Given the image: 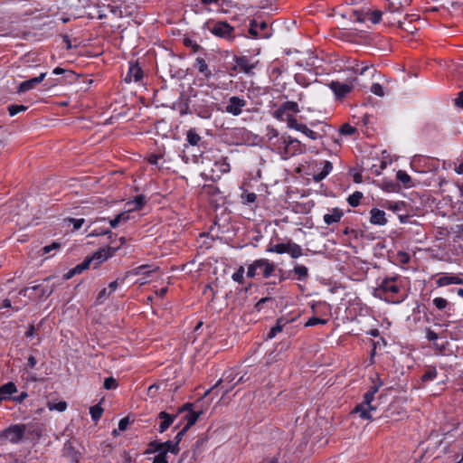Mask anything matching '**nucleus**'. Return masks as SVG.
Masks as SVG:
<instances>
[{
    "label": "nucleus",
    "mask_w": 463,
    "mask_h": 463,
    "mask_svg": "<svg viewBox=\"0 0 463 463\" xmlns=\"http://www.w3.org/2000/svg\"><path fill=\"white\" fill-rule=\"evenodd\" d=\"M401 290V283H399V277L393 276V277H387L384 278L381 283L378 285V287L374 289V297L379 298L381 299H384L387 302L393 303V304H399L402 301H403V298L401 299H394L390 298L387 295L388 294H397Z\"/></svg>",
    "instance_id": "1"
},
{
    "label": "nucleus",
    "mask_w": 463,
    "mask_h": 463,
    "mask_svg": "<svg viewBox=\"0 0 463 463\" xmlns=\"http://www.w3.org/2000/svg\"><path fill=\"white\" fill-rule=\"evenodd\" d=\"M276 270V264L268 259L261 258L248 265L246 276L250 279H269Z\"/></svg>",
    "instance_id": "2"
},
{
    "label": "nucleus",
    "mask_w": 463,
    "mask_h": 463,
    "mask_svg": "<svg viewBox=\"0 0 463 463\" xmlns=\"http://www.w3.org/2000/svg\"><path fill=\"white\" fill-rule=\"evenodd\" d=\"M275 152L280 155L283 159H288L303 153V147L296 138L288 135H282V139L276 145Z\"/></svg>",
    "instance_id": "3"
},
{
    "label": "nucleus",
    "mask_w": 463,
    "mask_h": 463,
    "mask_svg": "<svg viewBox=\"0 0 463 463\" xmlns=\"http://www.w3.org/2000/svg\"><path fill=\"white\" fill-rule=\"evenodd\" d=\"M205 28L218 38L230 42L235 39V29L226 21L209 20L205 23Z\"/></svg>",
    "instance_id": "4"
},
{
    "label": "nucleus",
    "mask_w": 463,
    "mask_h": 463,
    "mask_svg": "<svg viewBox=\"0 0 463 463\" xmlns=\"http://www.w3.org/2000/svg\"><path fill=\"white\" fill-rule=\"evenodd\" d=\"M249 33L252 38L268 39L271 36L270 30L265 21L251 19L250 22Z\"/></svg>",
    "instance_id": "5"
},
{
    "label": "nucleus",
    "mask_w": 463,
    "mask_h": 463,
    "mask_svg": "<svg viewBox=\"0 0 463 463\" xmlns=\"http://www.w3.org/2000/svg\"><path fill=\"white\" fill-rule=\"evenodd\" d=\"M388 2L384 11L385 20L390 24H398L402 26V21L394 17L395 14H401L402 12V3L401 0H386Z\"/></svg>",
    "instance_id": "6"
},
{
    "label": "nucleus",
    "mask_w": 463,
    "mask_h": 463,
    "mask_svg": "<svg viewBox=\"0 0 463 463\" xmlns=\"http://www.w3.org/2000/svg\"><path fill=\"white\" fill-rule=\"evenodd\" d=\"M234 380H235L234 373L232 371H227L224 373L223 378L217 381V383L213 386L211 391L221 386L222 389H223L222 396H224V395L228 394L230 392H232L234 389V387L236 386V383H233ZM209 392H210V390L207 391L205 395H207Z\"/></svg>",
    "instance_id": "7"
},
{
    "label": "nucleus",
    "mask_w": 463,
    "mask_h": 463,
    "mask_svg": "<svg viewBox=\"0 0 463 463\" xmlns=\"http://www.w3.org/2000/svg\"><path fill=\"white\" fill-rule=\"evenodd\" d=\"M149 447L150 449L146 451L147 453L164 451L165 455H167V452H171L176 455L180 450L179 446L175 441L171 440H167L165 442H158L155 440L149 444Z\"/></svg>",
    "instance_id": "8"
},
{
    "label": "nucleus",
    "mask_w": 463,
    "mask_h": 463,
    "mask_svg": "<svg viewBox=\"0 0 463 463\" xmlns=\"http://www.w3.org/2000/svg\"><path fill=\"white\" fill-rule=\"evenodd\" d=\"M315 167L317 169L313 174V180L317 183L324 180L333 170L332 163L327 160L317 162Z\"/></svg>",
    "instance_id": "9"
},
{
    "label": "nucleus",
    "mask_w": 463,
    "mask_h": 463,
    "mask_svg": "<svg viewBox=\"0 0 463 463\" xmlns=\"http://www.w3.org/2000/svg\"><path fill=\"white\" fill-rule=\"evenodd\" d=\"M246 105V99L238 96H232L228 100L225 111L232 116H239L241 114L242 109Z\"/></svg>",
    "instance_id": "10"
},
{
    "label": "nucleus",
    "mask_w": 463,
    "mask_h": 463,
    "mask_svg": "<svg viewBox=\"0 0 463 463\" xmlns=\"http://www.w3.org/2000/svg\"><path fill=\"white\" fill-rule=\"evenodd\" d=\"M329 88L335 94V98L340 99L347 96L354 90V85L352 83L332 80L329 83Z\"/></svg>",
    "instance_id": "11"
},
{
    "label": "nucleus",
    "mask_w": 463,
    "mask_h": 463,
    "mask_svg": "<svg viewBox=\"0 0 463 463\" xmlns=\"http://www.w3.org/2000/svg\"><path fill=\"white\" fill-rule=\"evenodd\" d=\"M235 66L239 68V70L247 74L252 75L253 70L257 67L259 61H251L247 56H236L234 58Z\"/></svg>",
    "instance_id": "12"
},
{
    "label": "nucleus",
    "mask_w": 463,
    "mask_h": 463,
    "mask_svg": "<svg viewBox=\"0 0 463 463\" xmlns=\"http://www.w3.org/2000/svg\"><path fill=\"white\" fill-rule=\"evenodd\" d=\"M353 14H354V21H356V22L363 23L365 21L366 16H369L368 19L373 24H375L381 21L382 16L384 14V12H382L380 10H374L373 12H367L366 14H364L361 11H354Z\"/></svg>",
    "instance_id": "13"
},
{
    "label": "nucleus",
    "mask_w": 463,
    "mask_h": 463,
    "mask_svg": "<svg viewBox=\"0 0 463 463\" xmlns=\"http://www.w3.org/2000/svg\"><path fill=\"white\" fill-rule=\"evenodd\" d=\"M118 247H107L99 249L91 257H89V259H92V261L95 260V267H97L103 261L107 260L109 258L112 257L118 250Z\"/></svg>",
    "instance_id": "14"
},
{
    "label": "nucleus",
    "mask_w": 463,
    "mask_h": 463,
    "mask_svg": "<svg viewBox=\"0 0 463 463\" xmlns=\"http://www.w3.org/2000/svg\"><path fill=\"white\" fill-rule=\"evenodd\" d=\"M177 414H170L164 411H160L156 416V420L160 421L157 428L158 431L160 433H164L165 431H166L169 429V427L174 423Z\"/></svg>",
    "instance_id": "15"
},
{
    "label": "nucleus",
    "mask_w": 463,
    "mask_h": 463,
    "mask_svg": "<svg viewBox=\"0 0 463 463\" xmlns=\"http://www.w3.org/2000/svg\"><path fill=\"white\" fill-rule=\"evenodd\" d=\"M376 411L377 407L376 405L373 404V402L369 404L359 403L354 407L352 413L359 414V417L363 420H372V412H374Z\"/></svg>",
    "instance_id": "16"
},
{
    "label": "nucleus",
    "mask_w": 463,
    "mask_h": 463,
    "mask_svg": "<svg viewBox=\"0 0 463 463\" xmlns=\"http://www.w3.org/2000/svg\"><path fill=\"white\" fill-rule=\"evenodd\" d=\"M193 111L202 118H210L213 109L204 99L197 100L193 104Z\"/></svg>",
    "instance_id": "17"
},
{
    "label": "nucleus",
    "mask_w": 463,
    "mask_h": 463,
    "mask_svg": "<svg viewBox=\"0 0 463 463\" xmlns=\"http://www.w3.org/2000/svg\"><path fill=\"white\" fill-rule=\"evenodd\" d=\"M46 77V72H42L39 76L32 78L30 80H24L21 82L17 88L18 93H24L28 90H31L36 87L39 83H41Z\"/></svg>",
    "instance_id": "18"
},
{
    "label": "nucleus",
    "mask_w": 463,
    "mask_h": 463,
    "mask_svg": "<svg viewBox=\"0 0 463 463\" xmlns=\"http://www.w3.org/2000/svg\"><path fill=\"white\" fill-rule=\"evenodd\" d=\"M438 287H445L448 285H462L463 279L458 274H444L436 279Z\"/></svg>",
    "instance_id": "19"
},
{
    "label": "nucleus",
    "mask_w": 463,
    "mask_h": 463,
    "mask_svg": "<svg viewBox=\"0 0 463 463\" xmlns=\"http://www.w3.org/2000/svg\"><path fill=\"white\" fill-rule=\"evenodd\" d=\"M24 434V427L20 425H14L5 431V436L13 443H17L22 439Z\"/></svg>",
    "instance_id": "20"
},
{
    "label": "nucleus",
    "mask_w": 463,
    "mask_h": 463,
    "mask_svg": "<svg viewBox=\"0 0 463 463\" xmlns=\"http://www.w3.org/2000/svg\"><path fill=\"white\" fill-rule=\"evenodd\" d=\"M143 78V70L138 64L130 63L128 74L125 78L126 82H138Z\"/></svg>",
    "instance_id": "21"
},
{
    "label": "nucleus",
    "mask_w": 463,
    "mask_h": 463,
    "mask_svg": "<svg viewBox=\"0 0 463 463\" xmlns=\"http://www.w3.org/2000/svg\"><path fill=\"white\" fill-rule=\"evenodd\" d=\"M385 212L378 208H373L370 211V222L373 225H385L387 223Z\"/></svg>",
    "instance_id": "22"
},
{
    "label": "nucleus",
    "mask_w": 463,
    "mask_h": 463,
    "mask_svg": "<svg viewBox=\"0 0 463 463\" xmlns=\"http://www.w3.org/2000/svg\"><path fill=\"white\" fill-rule=\"evenodd\" d=\"M266 138L273 151L276 149V145H279L282 139V135L279 136V131L273 127L267 128Z\"/></svg>",
    "instance_id": "23"
},
{
    "label": "nucleus",
    "mask_w": 463,
    "mask_h": 463,
    "mask_svg": "<svg viewBox=\"0 0 463 463\" xmlns=\"http://www.w3.org/2000/svg\"><path fill=\"white\" fill-rule=\"evenodd\" d=\"M343 215V210L335 207L332 209L329 213H326L323 217V220L326 225H331L333 223L340 222Z\"/></svg>",
    "instance_id": "24"
},
{
    "label": "nucleus",
    "mask_w": 463,
    "mask_h": 463,
    "mask_svg": "<svg viewBox=\"0 0 463 463\" xmlns=\"http://www.w3.org/2000/svg\"><path fill=\"white\" fill-rule=\"evenodd\" d=\"M213 165L219 173V175H217V178H220L222 175L227 174L231 171V165L227 156H221L219 159L215 160Z\"/></svg>",
    "instance_id": "25"
},
{
    "label": "nucleus",
    "mask_w": 463,
    "mask_h": 463,
    "mask_svg": "<svg viewBox=\"0 0 463 463\" xmlns=\"http://www.w3.org/2000/svg\"><path fill=\"white\" fill-rule=\"evenodd\" d=\"M146 203V196L144 194H138L134 200L128 202L126 205L128 206V212H132L142 210Z\"/></svg>",
    "instance_id": "26"
},
{
    "label": "nucleus",
    "mask_w": 463,
    "mask_h": 463,
    "mask_svg": "<svg viewBox=\"0 0 463 463\" xmlns=\"http://www.w3.org/2000/svg\"><path fill=\"white\" fill-rule=\"evenodd\" d=\"M17 392L16 385L13 382H8L0 386V402L9 399L10 395Z\"/></svg>",
    "instance_id": "27"
},
{
    "label": "nucleus",
    "mask_w": 463,
    "mask_h": 463,
    "mask_svg": "<svg viewBox=\"0 0 463 463\" xmlns=\"http://www.w3.org/2000/svg\"><path fill=\"white\" fill-rule=\"evenodd\" d=\"M288 323V320L285 317L278 318L276 321V325L269 329V331L267 335V338L268 339L274 338L279 333H280L283 330V328L285 327V326Z\"/></svg>",
    "instance_id": "28"
},
{
    "label": "nucleus",
    "mask_w": 463,
    "mask_h": 463,
    "mask_svg": "<svg viewBox=\"0 0 463 463\" xmlns=\"http://www.w3.org/2000/svg\"><path fill=\"white\" fill-rule=\"evenodd\" d=\"M195 68L200 73H202L206 79H210L213 76L212 71L209 69L206 61L203 57H197L195 59Z\"/></svg>",
    "instance_id": "29"
},
{
    "label": "nucleus",
    "mask_w": 463,
    "mask_h": 463,
    "mask_svg": "<svg viewBox=\"0 0 463 463\" xmlns=\"http://www.w3.org/2000/svg\"><path fill=\"white\" fill-rule=\"evenodd\" d=\"M434 348L439 354H448L449 350V342L445 336H441L439 341L434 343Z\"/></svg>",
    "instance_id": "30"
},
{
    "label": "nucleus",
    "mask_w": 463,
    "mask_h": 463,
    "mask_svg": "<svg viewBox=\"0 0 463 463\" xmlns=\"http://www.w3.org/2000/svg\"><path fill=\"white\" fill-rule=\"evenodd\" d=\"M438 376V372L435 366H427L424 369L422 375L420 376V381L422 383L432 382Z\"/></svg>",
    "instance_id": "31"
},
{
    "label": "nucleus",
    "mask_w": 463,
    "mask_h": 463,
    "mask_svg": "<svg viewBox=\"0 0 463 463\" xmlns=\"http://www.w3.org/2000/svg\"><path fill=\"white\" fill-rule=\"evenodd\" d=\"M293 272L299 281H306L309 277L308 269L304 265L297 264L293 269Z\"/></svg>",
    "instance_id": "32"
},
{
    "label": "nucleus",
    "mask_w": 463,
    "mask_h": 463,
    "mask_svg": "<svg viewBox=\"0 0 463 463\" xmlns=\"http://www.w3.org/2000/svg\"><path fill=\"white\" fill-rule=\"evenodd\" d=\"M186 141L191 146H197L201 141V137L196 132L195 128H190L186 132Z\"/></svg>",
    "instance_id": "33"
},
{
    "label": "nucleus",
    "mask_w": 463,
    "mask_h": 463,
    "mask_svg": "<svg viewBox=\"0 0 463 463\" xmlns=\"http://www.w3.org/2000/svg\"><path fill=\"white\" fill-rule=\"evenodd\" d=\"M288 254H289L292 259H298L303 255V250L300 245L289 240V250Z\"/></svg>",
    "instance_id": "34"
},
{
    "label": "nucleus",
    "mask_w": 463,
    "mask_h": 463,
    "mask_svg": "<svg viewBox=\"0 0 463 463\" xmlns=\"http://www.w3.org/2000/svg\"><path fill=\"white\" fill-rule=\"evenodd\" d=\"M288 250H289V241L286 243L275 244L274 246L269 248L267 250V251L276 252L278 254H284V253H288Z\"/></svg>",
    "instance_id": "35"
},
{
    "label": "nucleus",
    "mask_w": 463,
    "mask_h": 463,
    "mask_svg": "<svg viewBox=\"0 0 463 463\" xmlns=\"http://www.w3.org/2000/svg\"><path fill=\"white\" fill-rule=\"evenodd\" d=\"M199 417H200V412L190 411V412L186 413L184 416V419L186 420V424L184 427H185L186 429L189 430L193 425L195 424V422L197 421Z\"/></svg>",
    "instance_id": "36"
},
{
    "label": "nucleus",
    "mask_w": 463,
    "mask_h": 463,
    "mask_svg": "<svg viewBox=\"0 0 463 463\" xmlns=\"http://www.w3.org/2000/svg\"><path fill=\"white\" fill-rule=\"evenodd\" d=\"M396 178L397 180H399L401 183H402V184L405 186V187H411L412 186V184H411V176L403 170H399L396 174Z\"/></svg>",
    "instance_id": "37"
},
{
    "label": "nucleus",
    "mask_w": 463,
    "mask_h": 463,
    "mask_svg": "<svg viewBox=\"0 0 463 463\" xmlns=\"http://www.w3.org/2000/svg\"><path fill=\"white\" fill-rule=\"evenodd\" d=\"M281 107L288 114H292V115L297 114L300 111L298 104L296 101H286L283 104H281Z\"/></svg>",
    "instance_id": "38"
},
{
    "label": "nucleus",
    "mask_w": 463,
    "mask_h": 463,
    "mask_svg": "<svg viewBox=\"0 0 463 463\" xmlns=\"http://www.w3.org/2000/svg\"><path fill=\"white\" fill-rule=\"evenodd\" d=\"M363 193L359 191L354 192L352 194H350L347 198V202L349 205L352 207H356L359 205L361 199L363 198Z\"/></svg>",
    "instance_id": "39"
},
{
    "label": "nucleus",
    "mask_w": 463,
    "mask_h": 463,
    "mask_svg": "<svg viewBox=\"0 0 463 463\" xmlns=\"http://www.w3.org/2000/svg\"><path fill=\"white\" fill-rule=\"evenodd\" d=\"M293 116L292 114H288L286 110L283 109L281 105L273 112V117L279 121H286Z\"/></svg>",
    "instance_id": "40"
},
{
    "label": "nucleus",
    "mask_w": 463,
    "mask_h": 463,
    "mask_svg": "<svg viewBox=\"0 0 463 463\" xmlns=\"http://www.w3.org/2000/svg\"><path fill=\"white\" fill-rule=\"evenodd\" d=\"M183 43L185 47L190 48L193 52H198L203 49L201 45L189 37H184Z\"/></svg>",
    "instance_id": "41"
},
{
    "label": "nucleus",
    "mask_w": 463,
    "mask_h": 463,
    "mask_svg": "<svg viewBox=\"0 0 463 463\" xmlns=\"http://www.w3.org/2000/svg\"><path fill=\"white\" fill-rule=\"evenodd\" d=\"M47 408L50 411H57L62 412L67 409V402L63 401H61L59 402H48Z\"/></svg>",
    "instance_id": "42"
},
{
    "label": "nucleus",
    "mask_w": 463,
    "mask_h": 463,
    "mask_svg": "<svg viewBox=\"0 0 463 463\" xmlns=\"http://www.w3.org/2000/svg\"><path fill=\"white\" fill-rule=\"evenodd\" d=\"M103 413V409L99 405H94L90 408V414L93 421H98Z\"/></svg>",
    "instance_id": "43"
},
{
    "label": "nucleus",
    "mask_w": 463,
    "mask_h": 463,
    "mask_svg": "<svg viewBox=\"0 0 463 463\" xmlns=\"http://www.w3.org/2000/svg\"><path fill=\"white\" fill-rule=\"evenodd\" d=\"M244 272L245 269L243 266H240L237 270L232 275V279L233 281L243 284L244 283Z\"/></svg>",
    "instance_id": "44"
},
{
    "label": "nucleus",
    "mask_w": 463,
    "mask_h": 463,
    "mask_svg": "<svg viewBox=\"0 0 463 463\" xmlns=\"http://www.w3.org/2000/svg\"><path fill=\"white\" fill-rule=\"evenodd\" d=\"M27 109H28L27 106L17 105V104H12V105L8 106V108H7L9 115L11 117L15 116L20 112L25 111V110H27Z\"/></svg>",
    "instance_id": "45"
},
{
    "label": "nucleus",
    "mask_w": 463,
    "mask_h": 463,
    "mask_svg": "<svg viewBox=\"0 0 463 463\" xmlns=\"http://www.w3.org/2000/svg\"><path fill=\"white\" fill-rule=\"evenodd\" d=\"M299 132L303 133L312 140H317V138L321 137L317 132L311 130L305 124L303 127H301V130Z\"/></svg>",
    "instance_id": "46"
},
{
    "label": "nucleus",
    "mask_w": 463,
    "mask_h": 463,
    "mask_svg": "<svg viewBox=\"0 0 463 463\" xmlns=\"http://www.w3.org/2000/svg\"><path fill=\"white\" fill-rule=\"evenodd\" d=\"M433 305L438 310H444L449 306V302L447 299L438 297L433 299Z\"/></svg>",
    "instance_id": "47"
},
{
    "label": "nucleus",
    "mask_w": 463,
    "mask_h": 463,
    "mask_svg": "<svg viewBox=\"0 0 463 463\" xmlns=\"http://www.w3.org/2000/svg\"><path fill=\"white\" fill-rule=\"evenodd\" d=\"M355 131H356V128L348 123H345L344 125H342L339 129L340 134L345 135V136H351L354 133H355Z\"/></svg>",
    "instance_id": "48"
},
{
    "label": "nucleus",
    "mask_w": 463,
    "mask_h": 463,
    "mask_svg": "<svg viewBox=\"0 0 463 463\" xmlns=\"http://www.w3.org/2000/svg\"><path fill=\"white\" fill-rule=\"evenodd\" d=\"M287 123H288V127L289 128H292V129H295L297 131H300L301 130V127L304 126V124L302 123H298L297 118H295V116H291L290 118H288V119L287 120Z\"/></svg>",
    "instance_id": "49"
},
{
    "label": "nucleus",
    "mask_w": 463,
    "mask_h": 463,
    "mask_svg": "<svg viewBox=\"0 0 463 463\" xmlns=\"http://www.w3.org/2000/svg\"><path fill=\"white\" fill-rule=\"evenodd\" d=\"M91 262H92V259L86 258L81 263H80L74 267L76 269L75 271L78 274H80L81 272H83L84 270H86L87 269L90 268V265Z\"/></svg>",
    "instance_id": "50"
},
{
    "label": "nucleus",
    "mask_w": 463,
    "mask_h": 463,
    "mask_svg": "<svg viewBox=\"0 0 463 463\" xmlns=\"http://www.w3.org/2000/svg\"><path fill=\"white\" fill-rule=\"evenodd\" d=\"M326 320L324 319V318H320V317H310L307 323H306V326H317V325H326Z\"/></svg>",
    "instance_id": "51"
},
{
    "label": "nucleus",
    "mask_w": 463,
    "mask_h": 463,
    "mask_svg": "<svg viewBox=\"0 0 463 463\" xmlns=\"http://www.w3.org/2000/svg\"><path fill=\"white\" fill-rule=\"evenodd\" d=\"M103 387L106 390H114L118 387V383L115 378L108 377L104 381Z\"/></svg>",
    "instance_id": "52"
},
{
    "label": "nucleus",
    "mask_w": 463,
    "mask_h": 463,
    "mask_svg": "<svg viewBox=\"0 0 463 463\" xmlns=\"http://www.w3.org/2000/svg\"><path fill=\"white\" fill-rule=\"evenodd\" d=\"M53 289H54L53 286H44V287L41 288L40 298H43V299L48 298L53 292Z\"/></svg>",
    "instance_id": "53"
},
{
    "label": "nucleus",
    "mask_w": 463,
    "mask_h": 463,
    "mask_svg": "<svg viewBox=\"0 0 463 463\" xmlns=\"http://www.w3.org/2000/svg\"><path fill=\"white\" fill-rule=\"evenodd\" d=\"M441 336H439L436 332H434L432 329L430 328H427L426 329V339L432 342L433 344L437 341H439V339L440 338Z\"/></svg>",
    "instance_id": "54"
},
{
    "label": "nucleus",
    "mask_w": 463,
    "mask_h": 463,
    "mask_svg": "<svg viewBox=\"0 0 463 463\" xmlns=\"http://www.w3.org/2000/svg\"><path fill=\"white\" fill-rule=\"evenodd\" d=\"M193 107L190 108L189 103L186 101L179 106V114L181 116L193 114Z\"/></svg>",
    "instance_id": "55"
},
{
    "label": "nucleus",
    "mask_w": 463,
    "mask_h": 463,
    "mask_svg": "<svg viewBox=\"0 0 463 463\" xmlns=\"http://www.w3.org/2000/svg\"><path fill=\"white\" fill-rule=\"evenodd\" d=\"M403 206V203H396V202H386L384 203V207L392 212H399Z\"/></svg>",
    "instance_id": "56"
},
{
    "label": "nucleus",
    "mask_w": 463,
    "mask_h": 463,
    "mask_svg": "<svg viewBox=\"0 0 463 463\" xmlns=\"http://www.w3.org/2000/svg\"><path fill=\"white\" fill-rule=\"evenodd\" d=\"M371 92L376 96L383 97L384 95L383 88L380 83H373Z\"/></svg>",
    "instance_id": "57"
},
{
    "label": "nucleus",
    "mask_w": 463,
    "mask_h": 463,
    "mask_svg": "<svg viewBox=\"0 0 463 463\" xmlns=\"http://www.w3.org/2000/svg\"><path fill=\"white\" fill-rule=\"evenodd\" d=\"M158 454L154 458L153 463H168L167 455L164 451H157Z\"/></svg>",
    "instance_id": "58"
},
{
    "label": "nucleus",
    "mask_w": 463,
    "mask_h": 463,
    "mask_svg": "<svg viewBox=\"0 0 463 463\" xmlns=\"http://www.w3.org/2000/svg\"><path fill=\"white\" fill-rule=\"evenodd\" d=\"M241 198L245 203H252L257 200V195L254 193H247L243 194Z\"/></svg>",
    "instance_id": "59"
},
{
    "label": "nucleus",
    "mask_w": 463,
    "mask_h": 463,
    "mask_svg": "<svg viewBox=\"0 0 463 463\" xmlns=\"http://www.w3.org/2000/svg\"><path fill=\"white\" fill-rule=\"evenodd\" d=\"M269 301H272V298L270 297H265V298H260L255 305V309L257 311H260L262 308H263V306L265 303L269 302Z\"/></svg>",
    "instance_id": "60"
},
{
    "label": "nucleus",
    "mask_w": 463,
    "mask_h": 463,
    "mask_svg": "<svg viewBox=\"0 0 463 463\" xmlns=\"http://www.w3.org/2000/svg\"><path fill=\"white\" fill-rule=\"evenodd\" d=\"M192 407H193V404H192V403H190V402H186V403H184L183 406H181V407L178 409V411H177V412H176L175 414H177V416H178L180 413H183V412H186V413H188V412H190V411H194L192 410Z\"/></svg>",
    "instance_id": "61"
},
{
    "label": "nucleus",
    "mask_w": 463,
    "mask_h": 463,
    "mask_svg": "<svg viewBox=\"0 0 463 463\" xmlns=\"http://www.w3.org/2000/svg\"><path fill=\"white\" fill-rule=\"evenodd\" d=\"M188 429H186L185 427H183L178 432L177 434L175 435V442L179 446V443L180 441L182 440V439L184 438V436L185 435V433L187 432Z\"/></svg>",
    "instance_id": "62"
},
{
    "label": "nucleus",
    "mask_w": 463,
    "mask_h": 463,
    "mask_svg": "<svg viewBox=\"0 0 463 463\" xmlns=\"http://www.w3.org/2000/svg\"><path fill=\"white\" fill-rule=\"evenodd\" d=\"M69 222L73 224V228L75 230H79L80 228H81V226L85 222V220L82 218H80V219L71 218V219H69Z\"/></svg>",
    "instance_id": "63"
},
{
    "label": "nucleus",
    "mask_w": 463,
    "mask_h": 463,
    "mask_svg": "<svg viewBox=\"0 0 463 463\" xmlns=\"http://www.w3.org/2000/svg\"><path fill=\"white\" fill-rule=\"evenodd\" d=\"M128 424H129V418L128 417L122 418L118 422V430H120V431L126 430Z\"/></svg>",
    "instance_id": "64"
}]
</instances>
